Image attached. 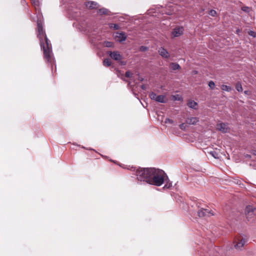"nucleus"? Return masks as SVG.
Returning a JSON list of instances; mask_svg holds the SVG:
<instances>
[{"mask_svg": "<svg viewBox=\"0 0 256 256\" xmlns=\"http://www.w3.org/2000/svg\"><path fill=\"white\" fill-rule=\"evenodd\" d=\"M79 5L78 4L76 6L74 3L70 4L68 10L70 18L78 21L79 20L80 18L82 16V12Z\"/></svg>", "mask_w": 256, "mask_h": 256, "instance_id": "obj_5", "label": "nucleus"}, {"mask_svg": "<svg viewBox=\"0 0 256 256\" xmlns=\"http://www.w3.org/2000/svg\"><path fill=\"white\" fill-rule=\"evenodd\" d=\"M103 64L104 66H109L111 64V62L108 58H106L103 61Z\"/></svg>", "mask_w": 256, "mask_h": 256, "instance_id": "obj_26", "label": "nucleus"}, {"mask_svg": "<svg viewBox=\"0 0 256 256\" xmlns=\"http://www.w3.org/2000/svg\"><path fill=\"white\" fill-rule=\"evenodd\" d=\"M86 6L89 9L96 8L99 6L98 4L94 1H89L85 2Z\"/></svg>", "mask_w": 256, "mask_h": 256, "instance_id": "obj_10", "label": "nucleus"}, {"mask_svg": "<svg viewBox=\"0 0 256 256\" xmlns=\"http://www.w3.org/2000/svg\"><path fill=\"white\" fill-rule=\"evenodd\" d=\"M150 170L151 178L149 184L159 186L164 184V180L168 179L166 174L162 170L152 168Z\"/></svg>", "mask_w": 256, "mask_h": 256, "instance_id": "obj_2", "label": "nucleus"}, {"mask_svg": "<svg viewBox=\"0 0 256 256\" xmlns=\"http://www.w3.org/2000/svg\"><path fill=\"white\" fill-rule=\"evenodd\" d=\"M121 64H125V63L124 62H121Z\"/></svg>", "mask_w": 256, "mask_h": 256, "instance_id": "obj_43", "label": "nucleus"}, {"mask_svg": "<svg viewBox=\"0 0 256 256\" xmlns=\"http://www.w3.org/2000/svg\"><path fill=\"white\" fill-rule=\"evenodd\" d=\"M108 54L109 56L113 60L117 61L121 60L122 58V55L120 54V53L118 51L114 52H108Z\"/></svg>", "mask_w": 256, "mask_h": 256, "instance_id": "obj_7", "label": "nucleus"}, {"mask_svg": "<svg viewBox=\"0 0 256 256\" xmlns=\"http://www.w3.org/2000/svg\"><path fill=\"white\" fill-rule=\"evenodd\" d=\"M110 11L108 10L102 8H100L98 11V14L100 15H102V14H106V15H108L110 13Z\"/></svg>", "mask_w": 256, "mask_h": 256, "instance_id": "obj_14", "label": "nucleus"}, {"mask_svg": "<svg viewBox=\"0 0 256 256\" xmlns=\"http://www.w3.org/2000/svg\"><path fill=\"white\" fill-rule=\"evenodd\" d=\"M253 154H254V156H256V150H254L252 152Z\"/></svg>", "mask_w": 256, "mask_h": 256, "instance_id": "obj_41", "label": "nucleus"}, {"mask_svg": "<svg viewBox=\"0 0 256 256\" xmlns=\"http://www.w3.org/2000/svg\"><path fill=\"white\" fill-rule=\"evenodd\" d=\"M174 122V121L170 119V118H166L165 120V121H164V123L165 124H168V123H169V124H172Z\"/></svg>", "mask_w": 256, "mask_h": 256, "instance_id": "obj_32", "label": "nucleus"}, {"mask_svg": "<svg viewBox=\"0 0 256 256\" xmlns=\"http://www.w3.org/2000/svg\"><path fill=\"white\" fill-rule=\"evenodd\" d=\"M152 168H140L136 170V176L138 180L150 184L151 178V170Z\"/></svg>", "mask_w": 256, "mask_h": 256, "instance_id": "obj_3", "label": "nucleus"}, {"mask_svg": "<svg viewBox=\"0 0 256 256\" xmlns=\"http://www.w3.org/2000/svg\"><path fill=\"white\" fill-rule=\"evenodd\" d=\"M248 7H245V8H242V10H244V11H245V12H247V10H248Z\"/></svg>", "mask_w": 256, "mask_h": 256, "instance_id": "obj_38", "label": "nucleus"}, {"mask_svg": "<svg viewBox=\"0 0 256 256\" xmlns=\"http://www.w3.org/2000/svg\"><path fill=\"white\" fill-rule=\"evenodd\" d=\"M179 126L181 130H185L186 128V125L184 123H182L180 124Z\"/></svg>", "mask_w": 256, "mask_h": 256, "instance_id": "obj_31", "label": "nucleus"}, {"mask_svg": "<svg viewBox=\"0 0 256 256\" xmlns=\"http://www.w3.org/2000/svg\"><path fill=\"white\" fill-rule=\"evenodd\" d=\"M118 35L116 36L119 38V40L120 42L124 41L126 40V36L124 33L120 32V33H118Z\"/></svg>", "mask_w": 256, "mask_h": 256, "instance_id": "obj_18", "label": "nucleus"}, {"mask_svg": "<svg viewBox=\"0 0 256 256\" xmlns=\"http://www.w3.org/2000/svg\"><path fill=\"white\" fill-rule=\"evenodd\" d=\"M236 88L238 92H242L243 90L242 87V84L240 82H238L236 83Z\"/></svg>", "mask_w": 256, "mask_h": 256, "instance_id": "obj_22", "label": "nucleus"}, {"mask_svg": "<svg viewBox=\"0 0 256 256\" xmlns=\"http://www.w3.org/2000/svg\"><path fill=\"white\" fill-rule=\"evenodd\" d=\"M158 96H157L156 94L154 92H151L149 94V96L150 97V98L152 100H154L155 101H156Z\"/></svg>", "mask_w": 256, "mask_h": 256, "instance_id": "obj_24", "label": "nucleus"}, {"mask_svg": "<svg viewBox=\"0 0 256 256\" xmlns=\"http://www.w3.org/2000/svg\"><path fill=\"white\" fill-rule=\"evenodd\" d=\"M141 88H142V90H145L146 89V86H144V84L142 85V86H141Z\"/></svg>", "mask_w": 256, "mask_h": 256, "instance_id": "obj_39", "label": "nucleus"}, {"mask_svg": "<svg viewBox=\"0 0 256 256\" xmlns=\"http://www.w3.org/2000/svg\"><path fill=\"white\" fill-rule=\"evenodd\" d=\"M208 86L210 89L213 90L215 86L214 82L212 80L208 82Z\"/></svg>", "mask_w": 256, "mask_h": 256, "instance_id": "obj_28", "label": "nucleus"}, {"mask_svg": "<svg viewBox=\"0 0 256 256\" xmlns=\"http://www.w3.org/2000/svg\"><path fill=\"white\" fill-rule=\"evenodd\" d=\"M156 102L161 103H166V100L164 96L159 95L158 96L157 99L156 100Z\"/></svg>", "mask_w": 256, "mask_h": 256, "instance_id": "obj_15", "label": "nucleus"}, {"mask_svg": "<svg viewBox=\"0 0 256 256\" xmlns=\"http://www.w3.org/2000/svg\"><path fill=\"white\" fill-rule=\"evenodd\" d=\"M132 74L131 72H130V71L126 72L125 74V76L127 78H130L132 76Z\"/></svg>", "mask_w": 256, "mask_h": 256, "instance_id": "obj_33", "label": "nucleus"}, {"mask_svg": "<svg viewBox=\"0 0 256 256\" xmlns=\"http://www.w3.org/2000/svg\"><path fill=\"white\" fill-rule=\"evenodd\" d=\"M248 34L250 36L254 38L256 36V34L254 31L250 30L248 32Z\"/></svg>", "mask_w": 256, "mask_h": 256, "instance_id": "obj_34", "label": "nucleus"}, {"mask_svg": "<svg viewBox=\"0 0 256 256\" xmlns=\"http://www.w3.org/2000/svg\"><path fill=\"white\" fill-rule=\"evenodd\" d=\"M152 168H140L136 170V176L138 180L150 184L151 178V170Z\"/></svg>", "mask_w": 256, "mask_h": 256, "instance_id": "obj_4", "label": "nucleus"}, {"mask_svg": "<svg viewBox=\"0 0 256 256\" xmlns=\"http://www.w3.org/2000/svg\"><path fill=\"white\" fill-rule=\"evenodd\" d=\"M221 89L224 91L230 92L232 90V88L230 86L222 84L221 86Z\"/></svg>", "mask_w": 256, "mask_h": 256, "instance_id": "obj_21", "label": "nucleus"}, {"mask_svg": "<svg viewBox=\"0 0 256 256\" xmlns=\"http://www.w3.org/2000/svg\"><path fill=\"white\" fill-rule=\"evenodd\" d=\"M246 242V240L244 238H242L236 242V244L234 245V247L238 250H241L242 248L244 246Z\"/></svg>", "mask_w": 256, "mask_h": 256, "instance_id": "obj_13", "label": "nucleus"}, {"mask_svg": "<svg viewBox=\"0 0 256 256\" xmlns=\"http://www.w3.org/2000/svg\"><path fill=\"white\" fill-rule=\"evenodd\" d=\"M140 50H142V51H145V50H147L148 48H147V47L142 46L140 47Z\"/></svg>", "mask_w": 256, "mask_h": 256, "instance_id": "obj_35", "label": "nucleus"}, {"mask_svg": "<svg viewBox=\"0 0 256 256\" xmlns=\"http://www.w3.org/2000/svg\"><path fill=\"white\" fill-rule=\"evenodd\" d=\"M164 182H166V184L163 187V188H170L172 187V182H170L168 178L166 180H164Z\"/></svg>", "mask_w": 256, "mask_h": 256, "instance_id": "obj_19", "label": "nucleus"}, {"mask_svg": "<svg viewBox=\"0 0 256 256\" xmlns=\"http://www.w3.org/2000/svg\"><path fill=\"white\" fill-rule=\"evenodd\" d=\"M82 24V29H84V26L83 25V24Z\"/></svg>", "mask_w": 256, "mask_h": 256, "instance_id": "obj_42", "label": "nucleus"}, {"mask_svg": "<svg viewBox=\"0 0 256 256\" xmlns=\"http://www.w3.org/2000/svg\"><path fill=\"white\" fill-rule=\"evenodd\" d=\"M199 122L198 118L196 117H190L186 119V122L187 124L195 125Z\"/></svg>", "mask_w": 256, "mask_h": 256, "instance_id": "obj_12", "label": "nucleus"}, {"mask_svg": "<svg viewBox=\"0 0 256 256\" xmlns=\"http://www.w3.org/2000/svg\"><path fill=\"white\" fill-rule=\"evenodd\" d=\"M198 214L199 217L202 218L208 216L206 214H205V212L202 211V208L200 209L198 212Z\"/></svg>", "mask_w": 256, "mask_h": 256, "instance_id": "obj_23", "label": "nucleus"}, {"mask_svg": "<svg viewBox=\"0 0 256 256\" xmlns=\"http://www.w3.org/2000/svg\"><path fill=\"white\" fill-rule=\"evenodd\" d=\"M216 128L223 133H226L228 132L229 128L227 124L220 122L217 124Z\"/></svg>", "mask_w": 256, "mask_h": 256, "instance_id": "obj_8", "label": "nucleus"}, {"mask_svg": "<svg viewBox=\"0 0 256 256\" xmlns=\"http://www.w3.org/2000/svg\"><path fill=\"white\" fill-rule=\"evenodd\" d=\"M170 67L172 70H180V66L177 63L172 62L170 64Z\"/></svg>", "mask_w": 256, "mask_h": 256, "instance_id": "obj_17", "label": "nucleus"}, {"mask_svg": "<svg viewBox=\"0 0 256 256\" xmlns=\"http://www.w3.org/2000/svg\"><path fill=\"white\" fill-rule=\"evenodd\" d=\"M188 106L190 108L196 109L198 104L196 102L192 100L188 102Z\"/></svg>", "mask_w": 256, "mask_h": 256, "instance_id": "obj_16", "label": "nucleus"}, {"mask_svg": "<svg viewBox=\"0 0 256 256\" xmlns=\"http://www.w3.org/2000/svg\"><path fill=\"white\" fill-rule=\"evenodd\" d=\"M110 26L116 30H117L120 28V26L118 24H110Z\"/></svg>", "mask_w": 256, "mask_h": 256, "instance_id": "obj_27", "label": "nucleus"}, {"mask_svg": "<svg viewBox=\"0 0 256 256\" xmlns=\"http://www.w3.org/2000/svg\"><path fill=\"white\" fill-rule=\"evenodd\" d=\"M32 3L34 6H39L40 2L39 0H32Z\"/></svg>", "mask_w": 256, "mask_h": 256, "instance_id": "obj_29", "label": "nucleus"}, {"mask_svg": "<svg viewBox=\"0 0 256 256\" xmlns=\"http://www.w3.org/2000/svg\"><path fill=\"white\" fill-rule=\"evenodd\" d=\"M159 54L164 58H168L170 57L168 52L164 48L161 47L158 50Z\"/></svg>", "mask_w": 256, "mask_h": 256, "instance_id": "obj_11", "label": "nucleus"}, {"mask_svg": "<svg viewBox=\"0 0 256 256\" xmlns=\"http://www.w3.org/2000/svg\"><path fill=\"white\" fill-rule=\"evenodd\" d=\"M256 208L252 206H248L245 209V214L248 220L254 216V211Z\"/></svg>", "mask_w": 256, "mask_h": 256, "instance_id": "obj_6", "label": "nucleus"}, {"mask_svg": "<svg viewBox=\"0 0 256 256\" xmlns=\"http://www.w3.org/2000/svg\"><path fill=\"white\" fill-rule=\"evenodd\" d=\"M209 14L212 16H215L216 15V12L214 10H211L209 12Z\"/></svg>", "mask_w": 256, "mask_h": 256, "instance_id": "obj_30", "label": "nucleus"}, {"mask_svg": "<svg viewBox=\"0 0 256 256\" xmlns=\"http://www.w3.org/2000/svg\"><path fill=\"white\" fill-rule=\"evenodd\" d=\"M244 93L245 94H250V92L248 91V90H245L244 92Z\"/></svg>", "mask_w": 256, "mask_h": 256, "instance_id": "obj_40", "label": "nucleus"}, {"mask_svg": "<svg viewBox=\"0 0 256 256\" xmlns=\"http://www.w3.org/2000/svg\"><path fill=\"white\" fill-rule=\"evenodd\" d=\"M210 154H212V156L214 158H216V156H215V154H216V152H211Z\"/></svg>", "mask_w": 256, "mask_h": 256, "instance_id": "obj_37", "label": "nucleus"}, {"mask_svg": "<svg viewBox=\"0 0 256 256\" xmlns=\"http://www.w3.org/2000/svg\"><path fill=\"white\" fill-rule=\"evenodd\" d=\"M104 45L106 47L110 48L113 46L114 44L112 42L104 41Z\"/></svg>", "mask_w": 256, "mask_h": 256, "instance_id": "obj_25", "label": "nucleus"}, {"mask_svg": "<svg viewBox=\"0 0 256 256\" xmlns=\"http://www.w3.org/2000/svg\"><path fill=\"white\" fill-rule=\"evenodd\" d=\"M202 211L205 212V214H206L208 216H210L214 214L211 210L204 208H202Z\"/></svg>", "mask_w": 256, "mask_h": 256, "instance_id": "obj_20", "label": "nucleus"}, {"mask_svg": "<svg viewBox=\"0 0 256 256\" xmlns=\"http://www.w3.org/2000/svg\"><path fill=\"white\" fill-rule=\"evenodd\" d=\"M183 32L184 28L182 27H176L172 30V34L174 37H178L181 36Z\"/></svg>", "mask_w": 256, "mask_h": 256, "instance_id": "obj_9", "label": "nucleus"}, {"mask_svg": "<svg viewBox=\"0 0 256 256\" xmlns=\"http://www.w3.org/2000/svg\"><path fill=\"white\" fill-rule=\"evenodd\" d=\"M37 29L38 37L40 41V46L43 50L44 59L48 62H51L52 56V44L44 30L40 20L37 22Z\"/></svg>", "mask_w": 256, "mask_h": 256, "instance_id": "obj_1", "label": "nucleus"}, {"mask_svg": "<svg viewBox=\"0 0 256 256\" xmlns=\"http://www.w3.org/2000/svg\"><path fill=\"white\" fill-rule=\"evenodd\" d=\"M166 14H168V15H172L173 14V12H166Z\"/></svg>", "mask_w": 256, "mask_h": 256, "instance_id": "obj_36", "label": "nucleus"}]
</instances>
